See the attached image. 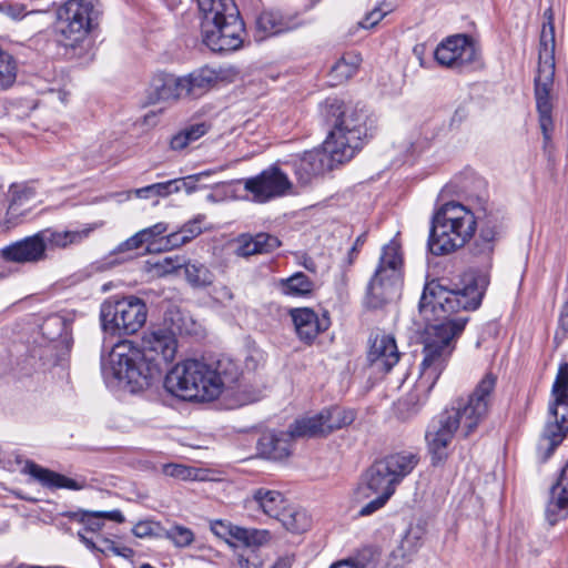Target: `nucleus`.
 <instances>
[{"mask_svg": "<svg viewBox=\"0 0 568 568\" xmlns=\"http://www.w3.org/2000/svg\"><path fill=\"white\" fill-rule=\"evenodd\" d=\"M488 285L486 273L465 278L462 287L450 288L436 280L425 285L418 308L423 318L434 324L426 327L424 337V357L419 368L424 389L435 386L465 329L468 317L457 313L478 308Z\"/></svg>", "mask_w": 568, "mask_h": 568, "instance_id": "obj_1", "label": "nucleus"}, {"mask_svg": "<svg viewBox=\"0 0 568 568\" xmlns=\"http://www.w3.org/2000/svg\"><path fill=\"white\" fill-rule=\"evenodd\" d=\"M323 116L334 122V128L323 143L322 149L306 151L283 162L290 166L302 186L354 158L363 146L365 139L372 134L374 120L368 110L357 105L347 110L338 99H327L321 105Z\"/></svg>", "mask_w": 568, "mask_h": 568, "instance_id": "obj_2", "label": "nucleus"}, {"mask_svg": "<svg viewBox=\"0 0 568 568\" xmlns=\"http://www.w3.org/2000/svg\"><path fill=\"white\" fill-rule=\"evenodd\" d=\"M178 339L166 327L144 333L141 346L130 341L118 343L102 361V376L109 387L135 393L148 388L175 358Z\"/></svg>", "mask_w": 568, "mask_h": 568, "instance_id": "obj_3", "label": "nucleus"}, {"mask_svg": "<svg viewBox=\"0 0 568 568\" xmlns=\"http://www.w3.org/2000/svg\"><path fill=\"white\" fill-rule=\"evenodd\" d=\"M496 386L497 375L486 373L467 399H458L432 419L425 439L433 465L447 458L448 446L458 429L464 437H468L487 418L495 403Z\"/></svg>", "mask_w": 568, "mask_h": 568, "instance_id": "obj_4", "label": "nucleus"}, {"mask_svg": "<svg viewBox=\"0 0 568 568\" xmlns=\"http://www.w3.org/2000/svg\"><path fill=\"white\" fill-rule=\"evenodd\" d=\"M241 373L232 362L219 361L216 366L199 359L174 365L164 378L165 389L184 400H212L223 389H232Z\"/></svg>", "mask_w": 568, "mask_h": 568, "instance_id": "obj_5", "label": "nucleus"}, {"mask_svg": "<svg viewBox=\"0 0 568 568\" xmlns=\"http://www.w3.org/2000/svg\"><path fill=\"white\" fill-rule=\"evenodd\" d=\"M203 16L202 41L214 52L234 51L243 43L244 23L234 0H196Z\"/></svg>", "mask_w": 568, "mask_h": 568, "instance_id": "obj_6", "label": "nucleus"}, {"mask_svg": "<svg viewBox=\"0 0 568 568\" xmlns=\"http://www.w3.org/2000/svg\"><path fill=\"white\" fill-rule=\"evenodd\" d=\"M476 230L475 213L460 203L448 202L434 215L428 239L433 254L444 255L463 247Z\"/></svg>", "mask_w": 568, "mask_h": 568, "instance_id": "obj_7", "label": "nucleus"}, {"mask_svg": "<svg viewBox=\"0 0 568 568\" xmlns=\"http://www.w3.org/2000/svg\"><path fill=\"white\" fill-rule=\"evenodd\" d=\"M548 420L538 444V452L548 459L568 433V363L559 366L551 388Z\"/></svg>", "mask_w": 568, "mask_h": 568, "instance_id": "obj_8", "label": "nucleus"}, {"mask_svg": "<svg viewBox=\"0 0 568 568\" xmlns=\"http://www.w3.org/2000/svg\"><path fill=\"white\" fill-rule=\"evenodd\" d=\"M101 11L95 0H69L58 11L57 31L63 45L75 47L98 27Z\"/></svg>", "mask_w": 568, "mask_h": 568, "instance_id": "obj_9", "label": "nucleus"}, {"mask_svg": "<svg viewBox=\"0 0 568 568\" xmlns=\"http://www.w3.org/2000/svg\"><path fill=\"white\" fill-rule=\"evenodd\" d=\"M145 303L135 296L108 300L101 305L100 320L104 332L111 335H131L146 322Z\"/></svg>", "mask_w": 568, "mask_h": 568, "instance_id": "obj_10", "label": "nucleus"}, {"mask_svg": "<svg viewBox=\"0 0 568 568\" xmlns=\"http://www.w3.org/2000/svg\"><path fill=\"white\" fill-rule=\"evenodd\" d=\"M400 266L399 247L395 243L385 245L367 288L369 304L373 307L382 306L397 294L400 284Z\"/></svg>", "mask_w": 568, "mask_h": 568, "instance_id": "obj_11", "label": "nucleus"}, {"mask_svg": "<svg viewBox=\"0 0 568 568\" xmlns=\"http://www.w3.org/2000/svg\"><path fill=\"white\" fill-rule=\"evenodd\" d=\"M244 190L256 203H266L274 199L291 194L293 183L287 173L276 162L255 176L243 180Z\"/></svg>", "mask_w": 568, "mask_h": 568, "instance_id": "obj_12", "label": "nucleus"}, {"mask_svg": "<svg viewBox=\"0 0 568 568\" xmlns=\"http://www.w3.org/2000/svg\"><path fill=\"white\" fill-rule=\"evenodd\" d=\"M555 75V58H539L537 75L535 78V99L539 114V125L545 141H549L554 129L551 89Z\"/></svg>", "mask_w": 568, "mask_h": 568, "instance_id": "obj_13", "label": "nucleus"}, {"mask_svg": "<svg viewBox=\"0 0 568 568\" xmlns=\"http://www.w3.org/2000/svg\"><path fill=\"white\" fill-rule=\"evenodd\" d=\"M475 217L479 233L473 245V254L483 257V261L488 263L495 248V242L503 229L504 215L500 210L485 202L476 210Z\"/></svg>", "mask_w": 568, "mask_h": 568, "instance_id": "obj_14", "label": "nucleus"}, {"mask_svg": "<svg viewBox=\"0 0 568 568\" xmlns=\"http://www.w3.org/2000/svg\"><path fill=\"white\" fill-rule=\"evenodd\" d=\"M38 185L34 181L14 182L7 193L8 207L4 223L16 226L32 211L38 202Z\"/></svg>", "mask_w": 568, "mask_h": 568, "instance_id": "obj_15", "label": "nucleus"}, {"mask_svg": "<svg viewBox=\"0 0 568 568\" xmlns=\"http://www.w3.org/2000/svg\"><path fill=\"white\" fill-rule=\"evenodd\" d=\"M477 50L471 40L465 34L448 37L435 50L436 61L444 67L462 69L473 63Z\"/></svg>", "mask_w": 568, "mask_h": 568, "instance_id": "obj_16", "label": "nucleus"}, {"mask_svg": "<svg viewBox=\"0 0 568 568\" xmlns=\"http://www.w3.org/2000/svg\"><path fill=\"white\" fill-rule=\"evenodd\" d=\"M367 362L376 373H388L399 361L400 354L395 338L385 333L369 337Z\"/></svg>", "mask_w": 568, "mask_h": 568, "instance_id": "obj_17", "label": "nucleus"}, {"mask_svg": "<svg viewBox=\"0 0 568 568\" xmlns=\"http://www.w3.org/2000/svg\"><path fill=\"white\" fill-rule=\"evenodd\" d=\"M0 257L6 265L9 262L31 264L45 260L47 253L40 233L38 232L4 246L0 251Z\"/></svg>", "mask_w": 568, "mask_h": 568, "instance_id": "obj_18", "label": "nucleus"}, {"mask_svg": "<svg viewBox=\"0 0 568 568\" xmlns=\"http://www.w3.org/2000/svg\"><path fill=\"white\" fill-rule=\"evenodd\" d=\"M24 471L38 480L44 487L50 489L65 488L70 490H81L87 487L85 479H73L43 468L34 463H27Z\"/></svg>", "mask_w": 568, "mask_h": 568, "instance_id": "obj_19", "label": "nucleus"}, {"mask_svg": "<svg viewBox=\"0 0 568 568\" xmlns=\"http://www.w3.org/2000/svg\"><path fill=\"white\" fill-rule=\"evenodd\" d=\"M566 516H568V460L559 479L551 487L550 499L546 508V517L550 525H555L559 518Z\"/></svg>", "mask_w": 568, "mask_h": 568, "instance_id": "obj_20", "label": "nucleus"}, {"mask_svg": "<svg viewBox=\"0 0 568 568\" xmlns=\"http://www.w3.org/2000/svg\"><path fill=\"white\" fill-rule=\"evenodd\" d=\"M366 489L371 494H364L365 497L371 495H383L390 498L395 493L398 483L389 473V468L384 466L381 460L375 462L365 474Z\"/></svg>", "mask_w": 568, "mask_h": 568, "instance_id": "obj_21", "label": "nucleus"}, {"mask_svg": "<svg viewBox=\"0 0 568 568\" xmlns=\"http://www.w3.org/2000/svg\"><path fill=\"white\" fill-rule=\"evenodd\" d=\"M291 316L298 337L305 342L313 341L320 332L328 327L326 317L320 320L314 311L307 307L292 310Z\"/></svg>", "mask_w": 568, "mask_h": 568, "instance_id": "obj_22", "label": "nucleus"}, {"mask_svg": "<svg viewBox=\"0 0 568 568\" xmlns=\"http://www.w3.org/2000/svg\"><path fill=\"white\" fill-rule=\"evenodd\" d=\"M293 439L290 430L264 434L258 440V450L267 459L283 460L291 455Z\"/></svg>", "mask_w": 568, "mask_h": 568, "instance_id": "obj_23", "label": "nucleus"}, {"mask_svg": "<svg viewBox=\"0 0 568 568\" xmlns=\"http://www.w3.org/2000/svg\"><path fill=\"white\" fill-rule=\"evenodd\" d=\"M68 517L71 520L78 521L83 526L80 531H83L85 536H95L97 532L103 527L104 519H109L115 523H123L124 516L120 510L111 511H90V510H77L69 513Z\"/></svg>", "mask_w": 568, "mask_h": 568, "instance_id": "obj_24", "label": "nucleus"}, {"mask_svg": "<svg viewBox=\"0 0 568 568\" xmlns=\"http://www.w3.org/2000/svg\"><path fill=\"white\" fill-rule=\"evenodd\" d=\"M94 230V226L89 225L81 230H72V231H57L51 229H45L40 231V236L44 246V250L50 248H65L72 244H79L85 239Z\"/></svg>", "mask_w": 568, "mask_h": 568, "instance_id": "obj_25", "label": "nucleus"}, {"mask_svg": "<svg viewBox=\"0 0 568 568\" xmlns=\"http://www.w3.org/2000/svg\"><path fill=\"white\" fill-rule=\"evenodd\" d=\"M280 245V240L268 233H258L256 235L242 234L237 239L236 254L247 257L255 254L271 253Z\"/></svg>", "mask_w": 568, "mask_h": 568, "instance_id": "obj_26", "label": "nucleus"}, {"mask_svg": "<svg viewBox=\"0 0 568 568\" xmlns=\"http://www.w3.org/2000/svg\"><path fill=\"white\" fill-rule=\"evenodd\" d=\"M151 99L156 101L179 100L183 98L181 77L171 73H158L153 77L150 87Z\"/></svg>", "mask_w": 568, "mask_h": 568, "instance_id": "obj_27", "label": "nucleus"}, {"mask_svg": "<svg viewBox=\"0 0 568 568\" xmlns=\"http://www.w3.org/2000/svg\"><path fill=\"white\" fill-rule=\"evenodd\" d=\"M217 80L216 72L209 68H202L181 77L183 97H200L207 91Z\"/></svg>", "mask_w": 568, "mask_h": 568, "instance_id": "obj_28", "label": "nucleus"}, {"mask_svg": "<svg viewBox=\"0 0 568 568\" xmlns=\"http://www.w3.org/2000/svg\"><path fill=\"white\" fill-rule=\"evenodd\" d=\"M253 500L265 515L275 519H278L288 504L281 491L264 487L254 490Z\"/></svg>", "mask_w": 568, "mask_h": 568, "instance_id": "obj_29", "label": "nucleus"}, {"mask_svg": "<svg viewBox=\"0 0 568 568\" xmlns=\"http://www.w3.org/2000/svg\"><path fill=\"white\" fill-rule=\"evenodd\" d=\"M256 26L265 36H275L297 28L298 22L295 18L284 17L278 11H264L258 16Z\"/></svg>", "mask_w": 568, "mask_h": 568, "instance_id": "obj_30", "label": "nucleus"}, {"mask_svg": "<svg viewBox=\"0 0 568 568\" xmlns=\"http://www.w3.org/2000/svg\"><path fill=\"white\" fill-rule=\"evenodd\" d=\"M379 460L389 468V473L399 484L418 465L419 457L412 452H400L388 455Z\"/></svg>", "mask_w": 568, "mask_h": 568, "instance_id": "obj_31", "label": "nucleus"}, {"mask_svg": "<svg viewBox=\"0 0 568 568\" xmlns=\"http://www.w3.org/2000/svg\"><path fill=\"white\" fill-rule=\"evenodd\" d=\"M424 379H417L414 388L397 403V414L400 418L407 419L415 415L419 408L426 403L428 395L433 388L422 387Z\"/></svg>", "mask_w": 568, "mask_h": 568, "instance_id": "obj_32", "label": "nucleus"}, {"mask_svg": "<svg viewBox=\"0 0 568 568\" xmlns=\"http://www.w3.org/2000/svg\"><path fill=\"white\" fill-rule=\"evenodd\" d=\"M78 537L80 538L81 542L90 550H97L106 555L113 554L124 558H129L133 555V550L131 548L124 546L120 547L113 540L100 534L95 536H85L83 531H78Z\"/></svg>", "mask_w": 568, "mask_h": 568, "instance_id": "obj_33", "label": "nucleus"}, {"mask_svg": "<svg viewBox=\"0 0 568 568\" xmlns=\"http://www.w3.org/2000/svg\"><path fill=\"white\" fill-rule=\"evenodd\" d=\"M278 287L284 295L293 297L310 296L314 290V282L302 272H296L287 278L278 282Z\"/></svg>", "mask_w": 568, "mask_h": 568, "instance_id": "obj_34", "label": "nucleus"}, {"mask_svg": "<svg viewBox=\"0 0 568 568\" xmlns=\"http://www.w3.org/2000/svg\"><path fill=\"white\" fill-rule=\"evenodd\" d=\"M320 414L321 417H323L326 434L351 425L355 420L356 416L353 409H346L338 406L322 410Z\"/></svg>", "mask_w": 568, "mask_h": 568, "instance_id": "obj_35", "label": "nucleus"}, {"mask_svg": "<svg viewBox=\"0 0 568 568\" xmlns=\"http://www.w3.org/2000/svg\"><path fill=\"white\" fill-rule=\"evenodd\" d=\"M277 520L282 523L285 529L295 534L304 532L311 527V518L307 513L288 504Z\"/></svg>", "mask_w": 568, "mask_h": 568, "instance_id": "obj_36", "label": "nucleus"}, {"mask_svg": "<svg viewBox=\"0 0 568 568\" xmlns=\"http://www.w3.org/2000/svg\"><path fill=\"white\" fill-rule=\"evenodd\" d=\"M290 432L294 438L326 435L323 417H321V414L296 419L290 426Z\"/></svg>", "mask_w": 568, "mask_h": 568, "instance_id": "obj_37", "label": "nucleus"}, {"mask_svg": "<svg viewBox=\"0 0 568 568\" xmlns=\"http://www.w3.org/2000/svg\"><path fill=\"white\" fill-rule=\"evenodd\" d=\"M209 131V125L205 122L194 123L187 125L174 134L171 139L170 145L172 150L181 151L191 143L197 141Z\"/></svg>", "mask_w": 568, "mask_h": 568, "instance_id": "obj_38", "label": "nucleus"}, {"mask_svg": "<svg viewBox=\"0 0 568 568\" xmlns=\"http://www.w3.org/2000/svg\"><path fill=\"white\" fill-rule=\"evenodd\" d=\"M361 62L362 58L358 53L347 52L332 67V75L338 82L346 81L357 72Z\"/></svg>", "mask_w": 568, "mask_h": 568, "instance_id": "obj_39", "label": "nucleus"}, {"mask_svg": "<svg viewBox=\"0 0 568 568\" xmlns=\"http://www.w3.org/2000/svg\"><path fill=\"white\" fill-rule=\"evenodd\" d=\"M545 22L540 33L539 41V58H545V54L549 58H555V27H554V11L548 8L544 12Z\"/></svg>", "mask_w": 568, "mask_h": 568, "instance_id": "obj_40", "label": "nucleus"}, {"mask_svg": "<svg viewBox=\"0 0 568 568\" xmlns=\"http://www.w3.org/2000/svg\"><path fill=\"white\" fill-rule=\"evenodd\" d=\"M180 184L181 183L178 181L169 180L135 189L132 192L139 199L166 197L171 194L179 193Z\"/></svg>", "mask_w": 568, "mask_h": 568, "instance_id": "obj_41", "label": "nucleus"}, {"mask_svg": "<svg viewBox=\"0 0 568 568\" xmlns=\"http://www.w3.org/2000/svg\"><path fill=\"white\" fill-rule=\"evenodd\" d=\"M184 275L186 281L193 287H205L213 283L214 274L201 263H186L184 265Z\"/></svg>", "mask_w": 568, "mask_h": 568, "instance_id": "obj_42", "label": "nucleus"}, {"mask_svg": "<svg viewBox=\"0 0 568 568\" xmlns=\"http://www.w3.org/2000/svg\"><path fill=\"white\" fill-rule=\"evenodd\" d=\"M237 534V541L246 547H261L271 540V534L266 529L243 528L235 531Z\"/></svg>", "mask_w": 568, "mask_h": 568, "instance_id": "obj_43", "label": "nucleus"}, {"mask_svg": "<svg viewBox=\"0 0 568 568\" xmlns=\"http://www.w3.org/2000/svg\"><path fill=\"white\" fill-rule=\"evenodd\" d=\"M17 77V65L13 58L0 48V90L11 87Z\"/></svg>", "mask_w": 568, "mask_h": 568, "instance_id": "obj_44", "label": "nucleus"}, {"mask_svg": "<svg viewBox=\"0 0 568 568\" xmlns=\"http://www.w3.org/2000/svg\"><path fill=\"white\" fill-rule=\"evenodd\" d=\"M166 537L178 547H186L194 540L192 530L183 526L171 527L166 530Z\"/></svg>", "mask_w": 568, "mask_h": 568, "instance_id": "obj_45", "label": "nucleus"}, {"mask_svg": "<svg viewBox=\"0 0 568 568\" xmlns=\"http://www.w3.org/2000/svg\"><path fill=\"white\" fill-rule=\"evenodd\" d=\"M211 531L217 536L219 538L225 539L233 538L237 540V534L235 532L237 529H241L240 526H235L227 520H213L211 521Z\"/></svg>", "mask_w": 568, "mask_h": 568, "instance_id": "obj_46", "label": "nucleus"}, {"mask_svg": "<svg viewBox=\"0 0 568 568\" xmlns=\"http://www.w3.org/2000/svg\"><path fill=\"white\" fill-rule=\"evenodd\" d=\"M205 216L197 215L193 220L186 222L180 230L184 234V239L189 242L199 236L203 232V222Z\"/></svg>", "mask_w": 568, "mask_h": 568, "instance_id": "obj_47", "label": "nucleus"}, {"mask_svg": "<svg viewBox=\"0 0 568 568\" xmlns=\"http://www.w3.org/2000/svg\"><path fill=\"white\" fill-rule=\"evenodd\" d=\"M186 243H189V241L186 239H184V234L182 233L181 230H179L176 232L170 233L166 236H163L160 240V244H161L160 248L174 250V248L181 247L182 245H184Z\"/></svg>", "mask_w": 568, "mask_h": 568, "instance_id": "obj_48", "label": "nucleus"}, {"mask_svg": "<svg viewBox=\"0 0 568 568\" xmlns=\"http://www.w3.org/2000/svg\"><path fill=\"white\" fill-rule=\"evenodd\" d=\"M162 471L165 476L174 477V478L183 479V480L190 478L192 475V470L189 467L181 465V464L163 465Z\"/></svg>", "mask_w": 568, "mask_h": 568, "instance_id": "obj_49", "label": "nucleus"}, {"mask_svg": "<svg viewBox=\"0 0 568 568\" xmlns=\"http://www.w3.org/2000/svg\"><path fill=\"white\" fill-rule=\"evenodd\" d=\"M169 230V225L164 222H159L150 227L141 230L146 242H148V248L151 251L153 250L154 245V239L164 234Z\"/></svg>", "mask_w": 568, "mask_h": 568, "instance_id": "obj_50", "label": "nucleus"}, {"mask_svg": "<svg viewBox=\"0 0 568 568\" xmlns=\"http://www.w3.org/2000/svg\"><path fill=\"white\" fill-rule=\"evenodd\" d=\"M148 243L142 231L136 232L134 235L122 242L116 251L118 252H126L133 251L142 247L143 244Z\"/></svg>", "mask_w": 568, "mask_h": 568, "instance_id": "obj_51", "label": "nucleus"}, {"mask_svg": "<svg viewBox=\"0 0 568 568\" xmlns=\"http://www.w3.org/2000/svg\"><path fill=\"white\" fill-rule=\"evenodd\" d=\"M210 173H211L210 171H204V172H200L197 174L189 175V176L183 178V179H173L172 181H178V182L181 183L179 185V192L181 190H185L186 193L190 194V193H192L195 190L194 183L200 181L204 176H209Z\"/></svg>", "mask_w": 568, "mask_h": 568, "instance_id": "obj_52", "label": "nucleus"}, {"mask_svg": "<svg viewBox=\"0 0 568 568\" xmlns=\"http://www.w3.org/2000/svg\"><path fill=\"white\" fill-rule=\"evenodd\" d=\"M388 10H383L381 7L375 8L366 17L359 22V26L364 29L373 28L376 26L388 12Z\"/></svg>", "mask_w": 568, "mask_h": 568, "instance_id": "obj_53", "label": "nucleus"}, {"mask_svg": "<svg viewBox=\"0 0 568 568\" xmlns=\"http://www.w3.org/2000/svg\"><path fill=\"white\" fill-rule=\"evenodd\" d=\"M388 497H385L383 495H376L374 499H372L369 503H367L365 506H363L359 510L361 516H369L381 509L388 500Z\"/></svg>", "mask_w": 568, "mask_h": 568, "instance_id": "obj_54", "label": "nucleus"}, {"mask_svg": "<svg viewBox=\"0 0 568 568\" xmlns=\"http://www.w3.org/2000/svg\"><path fill=\"white\" fill-rule=\"evenodd\" d=\"M368 561L365 554L357 556L353 559L339 560L334 562L329 568H367Z\"/></svg>", "mask_w": 568, "mask_h": 568, "instance_id": "obj_55", "label": "nucleus"}, {"mask_svg": "<svg viewBox=\"0 0 568 568\" xmlns=\"http://www.w3.org/2000/svg\"><path fill=\"white\" fill-rule=\"evenodd\" d=\"M134 536L145 538L153 535V524L151 521H140L132 529Z\"/></svg>", "mask_w": 568, "mask_h": 568, "instance_id": "obj_56", "label": "nucleus"}, {"mask_svg": "<svg viewBox=\"0 0 568 568\" xmlns=\"http://www.w3.org/2000/svg\"><path fill=\"white\" fill-rule=\"evenodd\" d=\"M3 12L13 20H20L26 16V8L21 4L7 6Z\"/></svg>", "mask_w": 568, "mask_h": 568, "instance_id": "obj_57", "label": "nucleus"}, {"mask_svg": "<svg viewBox=\"0 0 568 568\" xmlns=\"http://www.w3.org/2000/svg\"><path fill=\"white\" fill-rule=\"evenodd\" d=\"M236 561L240 568H261V564L253 560L251 555L239 554Z\"/></svg>", "mask_w": 568, "mask_h": 568, "instance_id": "obj_58", "label": "nucleus"}, {"mask_svg": "<svg viewBox=\"0 0 568 568\" xmlns=\"http://www.w3.org/2000/svg\"><path fill=\"white\" fill-rule=\"evenodd\" d=\"M466 116H467L466 109L463 106L457 108L450 118L449 125L452 128L458 126L466 119Z\"/></svg>", "mask_w": 568, "mask_h": 568, "instance_id": "obj_59", "label": "nucleus"}, {"mask_svg": "<svg viewBox=\"0 0 568 568\" xmlns=\"http://www.w3.org/2000/svg\"><path fill=\"white\" fill-rule=\"evenodd\" d=\"M559 323H560V326L565 331H568V301L565 303V305L562 307V311H561V314H560V318H559Z\"/></svg>", "mask_w": 568, "mask_h": 568, "instance_id": "obj_60", "label": "nucleus"}, {"mask_svg": "<svg viewBox=\"0 0 568 568\" xmlns=\"http://www.w3.org/2000/svg\"><path fill=\"white\" fill-rule=\"evenodd\" d=\"M216 294L217 298H220L221 301H231L233 298L232 291L226 286H223L219 291H216Z\"/></svg>", "mask_w": 568, "mask_h": 568, "instance_id": "obj_61", "label": "nucleus"}, {"mask_svg": "<svg viewBox=\"0 0 568 568\" xmlns=\"http://www.w3.org/2000/svg\"><path fill=\"white\" fill-rule=\"evenodd\" d=\"M271 568H291V564L287 559H280Z\"/></svg>", "mask_w": 568, "mask_h": 568, "instance_id": "obj_62", "label": "nucleus"}, {"mask_svg": "<svg viewBox=\"0 0 568 568\" xmlns=\"http://www.w3.org/2000/svg\"><path fill=\"white\" fill-rule=\"evenodd\" d=\"M164 263L168 264V266L163 265V268H164L165 272H171V271L176 268V265H173L172 264V260L169 258V257L164 258ZM180 266L181 265H178V267H180Z\"/></svg>", "mask_w": 568, "mask_h": 568, "instance_id": "obj_63", "label": "nucleus"}, {"mask_svg": "<svg viewBox=\"0 0 568 568\" xmlns=\"http://www.w3.org/2000/svg\"><path fill=\"white\" fill-rule=\"evenodd\" d=\"M7 114V106L3 101H0V116H3Z\"/></svg>", "mask_w": 568, "mask_h": 568, "instance_id": "obj_64", "label": "nucleus"}]
</instances>
